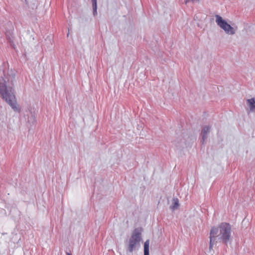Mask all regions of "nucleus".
Segmentation results:
<instances>
[{
  "mask_svg": "<svg viewBox=\"0 0 255 255\" xmlns=\"http://www.w3.org/2000/svg\"><path fill=\"white\" fill-rule=\"evenodd\" d=\"M210 131V127L208 126H205L203 128L202 130V134H203V140H204L206 138L207 134Z\"/></svg>",
  "mask_w": 255,
  "mask_h": 255,
  "instance_id": "0eeeda50",
  "label": "nucleus"
},
{
  "mask_svg": "<svg viewBox=\"0 0 255 255\" xmlns=\"http://www.w3.org/2000/svg\"><path fill=\"white\" fill-rule=\"evenodd\" d=\"M141 241V233L137 230H134L129 238L128 245V250L130 253L133 252L138 248Z\"/></svg>",
  "mask_w": 255,
  "mask_h": 255,
  "instance_id": "7ed1b4c3",
  "label": "nucleus"
},
{
  "mask_svg": "<svg viewBox=\"0 0 255 255\" xmlns=\"http://www.w3.org/2000/svg\"><path fill=\"white\" fill-rule=\"evenodd\" d=\"M231 226L228 223L223 222L217 227H213L210 232L209 249L212 250L218 241L227 244L231 238Z\"/></svg>",
  "mask_w": 255,
  "mask_h": 255,
  "instance_id": "f03ea898",
  "label": "nucleus"
},
{
  "mask_svg": "<svg viewBox=\"0 0 255 255\" xmlns=\"http://www.w3.org/2000/svg\"><path fill=\"white\" fill-rule=\"evenodd\" d=\"M248 105L251 111L255 110V101L254 99L247 100Z\"/></svg>",
  "mask_w": 255,
  "mask_h": 255,
  "instance_id": "39448f33",
  "label": "nucleus"
},
{
  "mask_svg": "<svg viewBox=\"0 0 255 255\" xmlns=\"http://www.w3.org/2000/svg\"><path fill=\"white\" fill-rule=\"evenodd\" d=\"M16 82L14 74L4 75L0 77V97L4 100L15 112H20V109L15 100L13 87Z\"/></svg>",
  "mask_w": 255,
  "mask_h": 255,
  "instance_id": "f257e3e1",
  "label": "nucleus"
},
{
  "mask_svg": "<svg viewBox=\"0 0 255 255\" xmlns=\"http://www.w3.org/2000/svg\"><path fill=\"white\" fill-rule=\"evenodd\" d=\"M149 241L146 240L144 244V255H149Z\"/></svg>",
  "mask_w": 255,
  "mask_h": 255,
  "instance_id": "423d86ee",
  "label": "nucleus"
},
{
  "mask_svg": "<svg viewBox=\"0 0 255 255\" xmlns=\"http://www.w3.org/2000/svg\"><path fill=\"white\" fill-rule=\"evenodd\" d=\"M179 206V200L177 198H174L173 199V205L171 206V209L174 210L177 208Z\"/></svg>",
  "mask_w": 255,
  "mask_h": 255,
  "instance_id": "6e6552de",
  "label": "nucleus"
},
{
  "mask_svg": "<svg viewBox=\"0 0 255 255\" xmlns=\"http://www.w3.org/2000/svg\"><path fill=\"white\" fill-rule=\"evenodd\" d=\"M92 2L93 3V13L95 15L97 14V0H92Z\"/></svg>",
  "mask_w": 255,
  "mask_h": 255,
  "instance_id": "1a4fd4ad",
  "label": "nucleus"
},
{
  "mask_svg": "<svg viewBox=\"0 0 255 255\" xmlns=\"http://www.w3.org/2000/svg\"><path fill=\"white\" fill-rule=\"evenodd\" d=\"M216 21L221 28L224 29L227 34H233L235 33V30L230 24L223 20L220 16H216Z\"/></svg>",
  "mask_w": 255,
  "mask_h": 255,
  "instance_id": "20e7f679",
  "label": "nucleus"
},
{
  "mask_svg": "<svg viewBox=\"0 0 255 255\" xmlns=\"http://www.w3.org/2000/svg\"><path fill=\"white\" fill-rule=\"evenodd\" d=\"M67 255H71L70 254L68 253Z\"/></svg>",
  "mask_w": 255,
  "mask_h": 255,
  "instance_id": "9b49d317",
  "label": "nucleus"
},
{
  "mask_svg": "<svg viewBox=\"0 0 255 255\" xmlns=\"http://www.w3.org/2000/svg\"><path fill=\"white\" fill-rule=\"evenodd\" d=\"M200 0H187V1H199Z\"/></svg>",
  "mask_w": 255,
  "mask_h": 255,
  "instance_id": "9d476101",
  "label": "nucleus"
}]
</instances>
